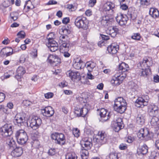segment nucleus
I'll return each instance as SVG.
<instances>
[{"label": "nucleus", "mask_w": 159, "mask_h": 159, "mask_svg": "<svg viewBox=\"0 0 159 159\" xmlns=\"http://www.w3.org/2000/svg\"><path fill=\"white\" fill-rule=\"evenodd\" d=\"M114 108L115 111L120 113L125 112L126 109L127 103L125 100L122 97H118L114 101Z\"/></svg>", "instance_id": "obj_1"}, {"label": "nucleus", "mask_w": 159, "mask_h": 159, "mask_svg": "<svg viewBox=\"0 0 159 159\" xmlns=\"http://www.w3.org/2000/svg\"><path fill=\"white\" fill-rule=\"evenodd\" d=\"M14 127L10 124H6L0 128V137L7 138L10 136L13 133Z\"/></svg>", "instance_id": "obj_2"}, {"label": "nucleus", "mask_w": 159, "mask_h": 159, "mask_svg": "<svg viewBox=\"0 0 159 159\" xmlns=\"http://www.w3.org/2000/svg\"><path fill=\"white\" fill-rule=\"evenodd\" d=\"M15 137L17 143L20 145L25 144L28 140V137L26 133L22 129L16 132Z\"/></svg>", "instance_id": "obj_3"}, {"label": "nucleus", "mask_w": 159, "mask_h": 159, "mask_svg": "<svg viewBox=\"0 0 159 159\" xmlns=\"http://www.w3.org/2000/svg\"><path fill=\"white\" fill-rule=\"evenodd\" d=\"M75 24L79 29L86 30L88 28V22L86 18L84 16H78L75 19Z\"/></svg>", "instance_id": "obj_4"}, {"label": "nucleus", "mask_w": 159, "mask_h": 159, "mask_svg": "<svg viewBox=\"0 0 159 159\" xmlns=\"http://www.w3.org/2000/svg\"><path fill=\"white\" fill-rule=\"evenodd\" d=\"M107 136L104 131L99 132L97 137L94 139L93 140L96 143V145L98 147L106 143L107 142Z\"/></svg>", "instance_id": "obj_5"}, {"label": "nucleus", "mask_w": 159, "mask_h": 159, "mask_svg": "<svg viewBox=\"0 0 159 159\" xmlns=\"http://www.w3.org/2000/svg\"><path fill=\"white\" fill-rule=\"evenodd\" d=\"M51 138L55 141V143L61 145H64L65 143L66 140L65 136L62 133H53L51 134Z\"/></svg>", "instance_id": "obj_6"}, {"label": "nucleus", "mask_w": 159, "mask_h": 159, "mask_svg": "<svg viewBox=\"0 0 159 159\" xmlns=\"http://www.w3.org/2000/svg\"><path fill=\"white\" fill-rule=\"evenodd\" d=\"M84 149H82L81 152V156L82 159H87L89 153L87 150L90 149L92 146V142L88 141L85 142L81 145Z\"/></svg>", "instance_id": "obj_7"}, {"label": "nucleus", "mask_w": 159, "mask_h": 159, "mask_svg": "<svg viewBox=\"0 0 159 159\" xmlns=\"http://www.w3.org/2000/svg\"><path fill=\"white\" fill-rule=\"evenodd\" d=\"M149 97L147 95L139 98L135 102V105L137 107H143L148 105Z\"/></svg>", "instance_id": "obj_8"}, {"label": "nucleus", "mask_w": 159, "mask_h": 159, "mask_svg": "<svg viewBox=\"0 0 159 159\" xmlns=\"http://www.w3.org/2000/svg\"><path fill=\"white\" fill-rule=\"evenodd\" d=\"M152 135V133L149 132L146 128H141L138 133V136L139 138L142 137L146 140L151 139Z\"/></svg>", "instance_id": "obj_9"}, {"label": "nucleus", "mask_w": 159, "mask_h": 159, "mask_svg": "<svg viewBox=\"0 0 159 159\" xmlns=\"http://www.w3.org/2000/svg\"><path fill=\"white\" fill-rule=\"evenodd\" d=\"M126 75V74L125 73L120 75L117 73L112 78L111 80V83L114 85H118L122 82Z\"/></svg>", "instance_id": "obj_10"}, {"label": "nucleus", "mask_w": 159, "mask_h": 159, "mask_svg": "<svg viewBox=\"0 0 159 159\" xmlns=\"http://www.w3.org/2000/svg\"><path fill=\"white\" fill-rule=\"evenodd\" d=\"M47 40L46 45L51 51L54 52L58 49V43L53 38H48Z\"/></svg>", "instance_id": "obj_11"}, {"label": "nucleus", "mask_w": 159, "mask_h": 159, "mask_svg": "<svg viewBox=\"0 0 159 159\" xmlns=\"http://www.w3.org/2000/svg\"><path fill=\"white\" fill-rule=\"evenodd\" d=\"M30 126L33 129H38L42 123L41 119L38 116H34L30 120Z\"/></svg>", "instance_id": "obj_12"}, {"label": "nucleus", "mask_w": 159, "mask_h": 159, "mask_svg": "<svg viewBox=\"0 0 159 159\" xmlns=\"http://www.w3.org/2000/svg\"><path fill=\"white\" fill-rule=\"evenodd\" d=\"M115 7L114 4L111 2L106 3L103 7V11L106 12L108 15H112L114 13V9Z\"/></svg>", "instance_id": "obj_13"}, {"label": "nucleus", "mask_w": 159, "mask_h": 159, "mask_svg": "<svg viewBox=\"0 0 159 159\" xmlns=\"http://www.w3.org/2000/svg\"><path fill=\"white\" fill-rule=\"evenodd\" d=\"M116 21L120 25H125L128 20V18L125 15L119 13L115 17Z\"/></svg>", "instance_id": "obj_14"}, {"label": "nucleus", "mask_w": 159, "mask_h": 159, "mask_svg": "<svg viewBox=\"0 0 159 159\" xmlns=\"http://www.w3.org/2000/svg\"><path fill=\"white\" fill-rule=\"evenodd\" d=\"M123 124L122 119L120 118H118L116 121L113 122L112 127L114 131L118 132L123 128Z\"/></svg>", "instance_id": "obj_15"}, {"label": "nucleus", "mask_w": 159, "mask_h": 159, "mask_svg": "<svg viewBox=\"0 0 159 159\" xmlns=\"http://www.w3.org/2000/svg\"><path fill=\"white\" fill-rule=\"evenodd\" d=\"M111 113L104 108H101L99 113L101 118V121L102 122H105L108 120L111 116Z\"/></svg>", "instance_id": "obj_16"}, {"label": "nucleus", "mask_w": 159, "mask_h": 159, "mask_svg": "<svg viewBox=\"0 0 159 159\" xmlns=\"http://www.w3.org/2000/svg\"><path fill=\"white\" fill-rule=\"evenodd\" d=\"M66 74L67 75L74 81H78L81 79L80 74L79 72L69 70L67 72Z\"/></svg>", "instance_id": "obj_17"}, {"label": "nucleus", "mask_w": 159, "mask_h": 159, "mask_svg": "<svg viewBox=\"0 0 159 159\" xmlns=\"http://www.w3.org/2000/svg\"><path fill=\"white\" fill-rule=\"evenodd\" d=\"M25 119L20 114H17L14 117L13 122L15 125L18 126H20L23 125Z\"/></svg>", "instance_id": "obj_18"}, {"label": "nucleus", "mask_w": 159, "mask_h": 159, "mask_svg": "<svg viewBox=\"0 0 159 159\" xmlns=\"http://www.w3.org/2000/svg\"><path fill=\"white\" fill-rule=\"evenodd\" d=\"M149 114L151 116H158L159 111L157 106L154 105H151L148 109Z\"/></svg>", "instance_id": "obj_19"}, {"label": "nucleus", "mask_w": 159, "mask_h": 159, "mask_svg": "<svg viewBox=\"0 0 159 159\" xmlns=\"http://www.w3.org/2000/svg\"><path fill=\"white\" fill-rule=\"evenodd\" d=\"M43 115L47 117H50L53 116L54 114V111L53 108L50 106L45 107L42 110Z\"/></svg>", "instance_id": "obj_20"}, {"label": "nucleus", "mask_w": 159, "mask_h": 159, "mask_svg": "<svg viewBox=\"0 0 159 159\" xmlns=\"http://www.w3.org/2000/svg\"><path fill=\"white\" fill-rule=\"evenodd\" d=\"M13 50L11 48H3L0 52V56L3 57H6L11 56Z\"/></svg>", "instance_id": "obj_21"}, {"label": "nucleus", "mask_w": 159, "mask_h": 159, "mask_svg": "<svg viewBox=\"0 0 159 159\" xmlns=\"http://www.w3.org/2000/svg\"><path fill=\"white\" fill-rule=\"evenodd\" d=\"M25 73V70L23 67L19 66L16 70V74L15 78L18 81L21 80V78L23 75Z\"/></svg>", "instance_id": "obj_22"}, {"label": "nucleus", "mask_w": 159, "mask_h": 159, "mask_svg": "<svg viewBox=\"0 0 159 159\" xmlns=\"http://www.w3.org/2000/svg\"><path fill=\"white\" fill-rule=\"evenodd\" d=\"M23 152V150L22 148L20 147H16L12 151L11 155L12 156L14 157H19L22 155Z\"/></svg>", "instance_id": "obj_23"}, {"label": "nucleus", "mask_w": 159, "mask_h": 159, "mask_svg": "<svg viewBox=\"0 0 159 159\" xmlns=\"http://www.w3.org/2000/svg\"><path fill=\"white\" fill-rule=\"evenodd\" d=\"M138 73L140 76L147 77L151 73V70L149 68L140 69Z\"/></svg>", "instance_id": "obj_24"}, {"label": "nucleus", "mask_w": 159, "mask_h": 159, "mask_svg": "<svg viewBox=\"0 0 159 159\" xmlns=\"http://www.w3.org/2000/svg\"><path fill=\"white\" fill-rule=\"evenodd\" d=\"M118 69L120 73L126 74L125 72L129 69L128 65L125 62H122L119 65Z\"/></svg>", "instance_id": "obj_25"}, {"label": "nucleus", "mask_w": 159, "mask_h": 159, "mask_svg": "<svg viewBox=\"0 0 159 159\" xmlns=\"http://www.w3.org/2000/svg\"><path fill=\"white\" fill-rule=\"evenodd\" d=\"M118 45L112 43L107 47V50L109 53L111 54L116 53L118 50Z\"/></svg>", "instance_id": "obj_26"}, {"label": "nucleus", "mask_w": 159, "mask_h": 159, "mask_svg": "<svg viewBox=\"0 0 159 159\" xmlns=\"http://www.w3.org/2000/svg\"><path fill=\"white\" fill-rule=\"evenodd\" d=\"M106 32L111 37L114 38L118 32V30L116 27H110L108 28Z\"/></svg>", "instance_id": "obj_27"}, {"label": "nucleus", "mask_w": 159, "mask_h": 159, "mask_svg": "<svg viewBox=\"0 0 159 159\" xmlns=\"http://www.w3.org/2000/svg\"><path fill=\"white\" fill-rule=\"evenodd\" d=\"M146 114L145 113H139L136 118L137 123L140 125H143L145 122V117Z\"/></svg>", "instance_id": "obj_28"}, {"label": "nucleus", "mask_w": 159, "mask_h": 159, "mask_svg": "<svg viewBox=\"0 0 159 159\" xmlns=\"http://www.w3.org/2000/svg\"><path fill=\"white\" fill-rule=\"evenodd\" d=\"M6 143L8 149L13 150L16 147V144L15 140L12 139H10L7 141Z\"/></svg>", "instance_id": "obj_29"}, {"label": "nucleus", "mask_w": 159, "mask_h": 159, "mask_svg": "<svg viewBox=\"0 0 159 159\" xmlns=\"http://www.w3.org/2000/svg\"><path fill=\"white\" fill-rule=\"evenodd\" d=\"M101 24L104 27L108 26L110 24L111 21L109 16H103L100 21Z\"/></svg>", "instance_id": "obj_30"}, {"label": "nucleus", "mask_w": 159, "mask_h": 159, "mask_svg": "<svg viewBox=\"0 0 159 159\" xmlns=\"http://www.w3.org/2000/svg\"><path fill=\"white\" fill-rule=\"evenodd\" d=\"M149 14L153 18H156L159 16V12L158 11L156 8H150Z\"/></svg>", "instance_id": "obj_31"}, {"label": "nucleus", "mask_w": 159, "mask_h": 159, "mask_svg": "<svg viewBox=\"0 0 159 159\" xmlns=\"http://www.w3.org/2000/svg\"><path fill=\"white\" fill-rule=\"evenodd\" d=\"M85 66H86L88 71L91 72L96 66V64L92 61H90L87 62Z\"/></svg>", "instance_id": "obj_32"}, {"label": "nucleus", "mask_w": 159, "mask_h": 159, "mask_svg": "<svg viewBox=\"0 0 159 159\" xmlns=\"http://www.w3.org/2000/svg\"><path fill=\"white\" fill-rule=\"evenodd\" d=\"M61 44L59 47L60 52L67 51L69 50L70 44L68 42L61 43Z\"/></svg>", "instance_id": "obj_33"}, {"label": "nucleus", "mask_w": 159, "mask_h": 159, "mask_svg": "<svg viewBox=\"0 0 159 159\" xmlns=\"http://www.w3.org/2000/svg\"><path fill=\"white\" fill-rule=\"evenodd\" d=\"M88 106H89V104H85V107H84L81 108V116L84 117L87 114L89 110L90 109V107H89Z\"/></svg>", "instance_id": "obj_34"}, {"label": "nucleus", "mask_w": 159, "mask_h": 159, "mask_svg": "<svg viewBox=\"0 0 159 159\" xmlns=\"http://www.w3.org/2000/svg\"><path fill=\"white\" fill-rule=\"evenodd\" d=\"M158 116H152L150 122L151 125L155 127L157 126V127L159 129V126H158Z\"/></svg>", "instance_id": "obj_35"}, {"label": "nucleus", "mask_w": 159, "mask_h": 159, "mask_svg": "<svg viewBox=\"0 0 159 159\" xmlns=\"http://www.w3.org/2000/svg\"><path fill=\"white\" fill-rule=\"evenodd\" d=\"M149 63V60H142L139 62L138 64V66L139 67H141L142 68L143 67L150 66H152V64H148Z\"/></svg>", "instance_id": "obj_36"}, {"label": "nucleus", "mask_w": 159, "mask_h": 159, "mask_svg": "<svg viewBox=\"0 0 159 159\" xmlns=\"http://www.w3.org/2000/svg\"><path fill=\"white\" fill-rule=\"evenodd\" d=\"M73 64L74 67L76 69H80L81 67L82 60H74Z\"/></svg>", "instance_id": "obj_37"}, {"label": "nucleus", "mask_w": 159, "mask_h": 159, "mask_svg": "<svg viewBox=\"0 0 159 159\" xmlns=\"http://www.w3.org/2000/svg\"><path fill=\"white\" fill-rule=\"evenodd\" d=\"M148 148L146 144H143L139 148V152L143 154H146L148 152Z\"/></svg>", "instance_id": "obj_38"}, {"label": "nucleus", "mask_w": 159, "mask_h": 159, "mask_svg": "<svg viewBox=\"0 0 159 159\" xmlns=\"http://www.w3.org/2000/svg\"><path fill=\"white\" fill-rule=\"evenodd\" d=\"M77 157L75 153H68L66 156V159H77Z\"/></svg>", "instance_id": "obj_39"}, {"label": "nucleus", "mask_w": 159, "mask_h": 159, "mask_svg": "<svg viewBox=\"0 0 159 159\" xmlns=\"http://www.w3.org/2000/svg\"><path fill=\"white\" fill-rule=\"evenodd\" d=\"M60 43H63L65 42H68V36L66 35H61L60 37Z\"/></svg>", "instance_id": "obj_40"}, {"label": "nucleus", "mask_w": 159, "mask_h": 159, "mask_svg": "<svg viewBox=\"0 0 159 159\" xmlns=\"http://www.w3.org/2000/svg\"><path fill=\"white\" fill-rule=\"evenodd\" d=\"M72 133L74 136L77 138L78 137L80 134V130L77 128L73 129L72 130Z\"/></svg>", "instance_id": "obj_41"}, {"label": "nucleus", "mask_w": 159, "mask_h": 159, "mask_svg": "<svg viewBox=\"0 0 159 159\" xmlns=\"http://www.w3.org/2000/svg\"><path fill=\"white\" fill-rule=\"evenodd\" d=\"M56 153V149L54 148H52L50 149L47 152L48 154L50 156L54 155Z\"/></svg>", "instance_id": "obj_42"}, {"label": "nucleus", "mask_w": 159, "mask_h": 159, "mask_svg": "<svg viewBox=\"0 0 159 159\" xmlns=\"http://www.w3.org/2000/svg\"><path fill=\"white\" fill-rule=\"evenodd\" d=\"M81 108H80L77 107H75L74 113L77 116H81Z\"/></svg>", "instance_id": "obj_43"}, {"label": "nucleus", "mask_w": 159, "mask_h": 159, "mask_svg": "<svg viewBox=\"0 0 159 159\" xmlns=\"http://www.w3.org/2000/svg\"><path fill=\"white\" fill-rule=\"evenodd\" d=\"M48 62L50 63L53 66H57L58 64L61 63L60 61H58L57 60H56V61L54 60H48Z\"/></svg>", "instance_id": "obj_44"}, {"label": "nucleus", "mask_w": 159, "mask_h": 159, "mask_svg": "<svg viewBox=\"0 0 159 159\" xmlns=\"http://www.w3.org/2000/svg\"><path fill=\"white\" fill-rule=\"evenodd\" d=\"M140 6L142 7L147 6L149 4V1L148 0H140Z\"/></svg>", "instance_id": "obj_45"}, {"label": "nucleus", "mask_w": 159, "mask_h": 159, "mask_svg": "<svg viewBox=\"0 0 159 159\" xmlns=\"http://www.w3.org/2000/svg\"><path fill=\"white\" fill-rule=\"evenodd\" d=\"M88 141L92 142V139L87 137L83 138L80 141V143L81 145H82L85 142H87Z\"/></svg>", "instance_id": "obj_46"}, {"label": "nucleus", "mask_w": 159, "mask_h": 159, "mask_svg": "<svg viewBox=\"0 0 159 159\" xmlns=\"http://www.w3.org/2000/svg\"><path fill=\"white\" fill-rule=\"evenodd\" d=\"M131 38L133 39L140 40L141 36L139 34V33H136L134 34L131 36Z\"/></svg>", "instance_id": "obj_47"}, {"label": "nucleus", "mask_w": 159, "mask_h": 159, "mask_svg": "<svg viewBox=\"0 0 159 159\" xmlns=\"http://www.w3.org/2000/svg\"><path fill=\"white\" fill-rule=\"evenodd\" d=\"M67 8L69 10H70L71 11H74L76 9L77 7L75 5L68 4L67 5Z\"/></svg>", "instance_id": "obj_48"}, {"label": "nucleus", "mask_w": 159, "mask_h": 159, "mask_svg": "<svg viewBox=\"0 0 159 159\" xmlns=\"http://www.w3.org/2000/svg\"><path fill=\"white\" fill-rule=\"evenodd\" d=\"M137 87V85L134 82L131 81L129 83V88L135 90Z\"/></svg>", "instance_id": "obj_49"}, {"label": "nucleus", "mask_w": 159, "mask_h": 159, "mask_svg": "<svg viewBox=\"0 0 159 159\" xmlns=\"http://www.w3.org/2000/svg\"><path fill=\"white\" fill-rule=\"evenodd\" d=\"M109 157L110 159H119L117 154L116 153H111L109 154Z\"/></svg>", "instance_id": "obj_50"}, {"label": "nucleus", "mask_w": 159, "mask_h": 159, "mask_svg": "<svg viewBox=\"0 0 159 159\" xmlns=\"http://www.w3.org/2000/svg\"><path fill=\"white\" fill-rule=\"evenodd\" d=\"M11 18L14 21L16 20L18 18V13L16 12H13L10 14Z\"/></svg>", "instance_id": "obj_51"}, {"label": "nucleus", "mask_w": 159, "mask_h": 159, "mask_svg": "<svg viewBox=\"0 0 159 159\" xmlns=\"http://www.w3.org/2000/svg\"><path fill=\"white\" fill-rule=\"evenodd\" d=\"M58 57L56 54L48 55L47 60H53L58 59Z\"/></svg>", "instance_id": "obj_52"}, {"label": "nucleus", "mask_w": 159, "mask_h": 159, "mask_svg": "<svg viewBox=\"0 0 159 159\" xmlns=\"http://www.w3.org/2000/svg\"><path fill=\"white\" fill-rule=\"evenodd\" d=\"M13 73V72L12 71H9L7 73L4 74L3 77L6 79L8 78L11 76V74Z\"/></svg>", "instance_id": "obj_53"}, {"label": "nucleus", "mask_w": 159, "mask_h": 159, "mask_svg": "<svg viewBox=\"0 0 159 159\" xmlns=\"http://www.w3.org/2000/svg\"><path fill=\"white\" fill-rule=\"evenodd\" d=\"M17 35L19 38H24L25 36V33L24 31H21L17 34Z\"/></svg>", "instance_id": "obj_54"}, {"label": "nucleus", "mask_w": 159, "mask_h": 159, "mask_svg": "<svg viewBox=\"0 0 159 159\" xmlns=\"http://www.w3.org/2000/svg\"><path fill=\"white\" fill-rule=\"evenodd\" d=\"M119 148L121 150H125L127 148V145L124 143H121L119 146Z\"/></svg>", "instance_id": "obj_55"}, {"label": "nucleus", "mask_w": 159, "mask_h": 159, "mask_svg": "<svg viewBox=\"0 0 159 159\" xmlns=\"http://www.w3.org/2000/svg\"><path fill=\"white\" fill-rule=\"evenodd\" d=\"M32 145L35 148H38L40 145V142L38 140H35L34 141Z\"/></svg>", "instance_id": "obj_56"}, {"label": "nucleus", "mask_w": 159, "mask_h": 159, "mask_svg": "<svg viewBox=\"0 0 159 159\" xmlns=\"http://www.w3.org/2000/svg\"><path fill=\"white\" fill-rule=\"evenodd\" d=\"M53 96V94L52 93L49 92L44 94L45 97L46 98L48 99L52 98Z\"/></svg>", "instance_id": "obj_57"}, {"label": "nucleus", "mask_w": 159, "mask_h": 159, "mask_svg": "<svg viewBox=\"0 0 159 159\" xmlns=\"http://www.w3.org/2000/svg\"><path fill=\"white\" fill-rule=\"evenodd\" d=\"M23 104L26 106H29L31 105L32 103L31 101L28 100H24L23 101Z\"/></svg>", "instance_id": "obj_58"}, {"label": "nucleus", "mask_w": 159, "mask_h": 159, "mask_svg": "<svg viewBox=\"0 0 159 159\" xmlns=\"http://www.w3.org/2000/svg\"><path fill=\"white\" fill-rule=\"evenodd\" d=\"M96 2V0H90L89 1V6L92 7L94 6Z\"/></svg>", "instance_id": "obj_59"}, {"label": "nucleus", "mask_w": 159, "mask_h": 159, "mask_svg": "<svg viewBox=\"0 0 159 159\" xmlns=\"http://www.w3.org/2000/svg\"><path fill=\"white\" fill-rule=\"evenodd\" d=\"M6 96L5 94L0 93V103L3 102L5 99Z\"/></svg>", "instance_id": "obj_60"}, {"label": "nucleus", "mask_w": 159, "mask_h": 159, "mask_svg": "<svg viewBox=\"0 0 159 159\" xmlns=\"http://www.w3.org/2000/svg\"><path fill=\"white\" fill-rule=\"evenodd\" d=\"M134 138L133 137H132L131 136H128L126 141L128 143H131L133 142V141L134 140Z\"/></svg>", "instance_id": "obj_61"}, {"label": "nucleus", "mask_w": 159, "mask_h": 159, "mask_svg": "<svg viewBox=\"0 0 159 159\" xmlns=\"http://www.w3.org/2000/svg\"><path fill=\"white\" fill-rule=\"evenodd\" d=\"M69 21L70 19L69 17H65L63 19L62 22L64 24H66L69 23Z\"/></svg>", "instance_id": "obj_62"}, {"label": "nucleus", "mask_w": 159, "mask_h": 159, "mask_svg": "<svg viewBox=\"0 0 159 159\" xmlns=\"http://www.w3.org/2000/svg\"><path fill=\"white\" fill-rule=\"evenodd\" d=\"M90 72L88 71L87 74V78L89 79H94V77L91 74Z\"/></svg>", "instance_id": "obj_63"}, {"label": "nucleus", "mask_w": 159, "mask_h": 159, "mask_svg": "<svg viewBox=\"0 0 159 159\" xmlns=\"http://www.w3.org/2000/svg\"><path fill=\"white\" fill-rule=\"evenodd\" d=\"M101 35L102 39L103 40H107L109 39V37L108 36L104 35L103 34H101Z\"/></svg>", "instance_id": "obj_64"}]
</instances>
